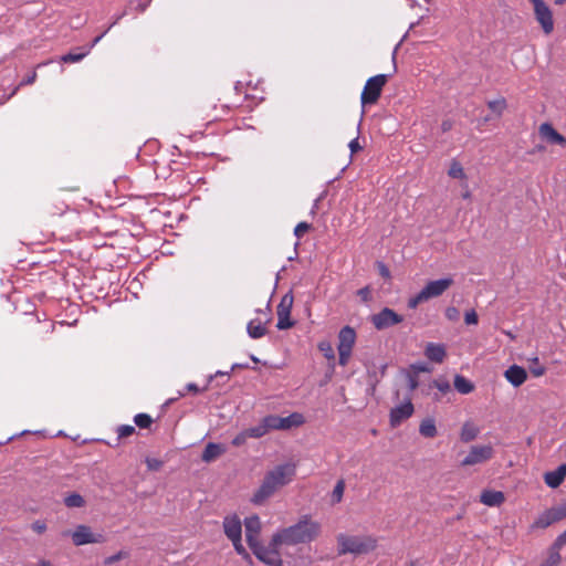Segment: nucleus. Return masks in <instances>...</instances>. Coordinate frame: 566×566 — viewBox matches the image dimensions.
Wrapping results in <instances>:
<instances>
[{
	"label": "nucleus",
	"instance_id": "obj_1",
	"mask_svg": "<svg viewBox=\"0 0 566 566\" xmlns=\"http://www.w3.org/2000/svg\"><path fill=\"white\" fill-rule=\"evenodd\" d=\"M322 534V524L310 514L301 516L293 525L274 533V544L293 546L316 541Z\"/></svg>",
	"mask_w": 566,
	"mask_h": 566
},
{
	"label": "nucleus",
	"instance_id": "obj_2",
	"mask_svg": "<svg viewBox=\"0 0 566 566\" xmlns=\"http://www.w3.org/2000/svg\"><path fill=\"white\" fill-rule=\"evenodd\" d=\"M296 474V465L294 463H284L276 465L266 472L259 489L253 493L251 502L255 505L264 504L281 488L293 481Z\"/></svg>",
	"mask_w": 566,
	"mask_h": 566
},
{
	"label": "nucleus",
	"instance_id": "obj_3",
	"mask_svg": "<svg viewBox=\"0 0 566 566\" xmlns=\"http://www.w3.org/2000/svg\"><path fill=\"white\" fill-rule=\"evenodd\" d=\"M337 554L365 555L376 549L378 541L373 535H348L339 533L336 536Z\"/></svg>",
	"mask_w": 566,
	"mask_h": 566
},
{
	"label": "nucleus",
	"instance_id": "obj_4",
	"mask_svg": "<svg viewBox=\"0 0 566 566\" xmlns=\"http://www.w3.org/2000/svg\"><path fill=\"white\" fill-rule=\"evenodd\" d=\"M452 284L453 280L451 277L428 282L418 294L408 300V307L415 310L419 304L430 298L441 296Z\"/></svg>",
	"mask_w": 566,
	"mask_h": 566
},
{
	"label": "nucleus",
	"instance_id": "obj_5",
	"mask_svg": "<svg viewBox=\"0 0 566 566\" xmlns=\"http://www.w3.org/2000/svg\"><path fill=\"white\" fill-rule=\"evenodd\" d=\"M283 545L284 544H274L273 534L270 543L266 546L259 542L252 545L250 549L260 562L269 566H282L283 560L279 548Z\"/></svg>",
	"mask_w": 566,
	"mask_h": 566
},
{
	"label": "nucleus",
	"instance_id": "obj_6",
	"mask_svg": "<svg viewBox=\"0 0 566 566\" xmlns=\"http://www.w3.org/2000/svg\"><path fill=\"white\" fill-rule=\"evenodd\" d=\"M356 332L350 326H344L338 333V364L346 366L352 357L353 348L356 343Z\"/></svg>",
	"mask_w": 566,
	"mask_h": 566
},
{
	"label": "nucleus",
	"instance_id": "obj_7",
	"mask_svg": "<svg viewBox=\"0 0 566 566\" xmlns=\"http://www.w3.org/2000/svg\"><path fill=\"white\" fill-rule=\"evenodd\" d=\"M388 81L386 74H378L368 78L360 95L363 105L376 104L381 95L382 88Z\"/></svg>",
	"mask_w": 566,
	"mask_h": 566
},
{
	"label": "nucleus",
	"instance_id": "obj_8",
	"mask_svg": "<svg viewBox=\"0 0 566 566\" xmlns=\"http://www.w3.org/2000/svg\"><path fill=\"white\" fill-rule=\"evenodd\" d=\"M533 6L534 18L546 35L554 31V17L549 6L544 0H530Z\"/></svg>",
	"mask_w": 566,
	"mask_h": 566
},
{
	"label": "nucleus",
	"instance_id": "obj_9",
	"mask_svg": "<svg viewBox=\"0 0 566 566\" xmlns=\"http://www.w3.org/2000/svg\"><path fill=\"white\" fill-rule=\"evenodd\" d=\"M566 517V500L544 511L532 524L533 528H546Z\"/></svg>",
	"mask_w": 566,
	"mask_h": 566
},
{
	"label": "nucleus",
	"instance_id": "obj_10",
	"mask_svg": "<svg viewBox=\"0 0 566 566\" xmlns=\"http://www.w3.org/2000/svg\"><path fill=\"white\" fill-rule=\"evenodd\" d=\"M294 302L292 292L284 294L276 307L279 329H287L294 326V322L291 319V311Z\"/></svg>",
	"mask_w": 566,
	"mask_h": 566
},
{
	"label": "nucleus",
	"instance_id": "obj_11",
	"mask_svg": "<svg viewBox=\"0 0 566 566\" xmlns=\"http://www.w3.org/2000/svg\"><path fill=\"white\" fill-rule=\"evenodd\" d=\"M494 450L491 446H473L467 457L461 461L462 467L481 464L493 458Z\"/></svg>",
	"mask_w": 566,
	"mask_h": 566
},
{
	"label": "nucleus",
	"instance_id": "obj_12",
	"mask_svg": "<svg viewBox=\"0 0 566 566\" xmlns=\"http://www.w3.org/2000/svg\"><path fill=\"white\" fill-rule=\"evenodd\" d=\"M370 321L376 329L381 331L401 323L403 317L391 308L385 307L379 313L374 314Z\"/></svg>",
	"mask_w": 566,
	"mask_h": 566
},
{
	"label": "nucleus",
	"instance_id": "obj_13",
	"mask_svg": "<svg viewBox=\"0 0 566 566\" xmlns=\"http://www.w3.org/2000/svg\"><path fill=\"white\" fill-rule=\"evenodd\" d=\"M223 532L232 542L233 547L242 544V522L238 515H229L223 518Z\"/></svg>",
	"mask_w": 566,
	"mask_h": 566
},
{
	"label": "nucleus",
	"instance_id": "obj_14",
	"mask_svg": "<svg viewBox=\"0 0 566 566\" xmlns=\"http://www.w3.org/2000/svg\"><path fill=\"white\" fill-rule=\"evenodd\" d=\"M73 544L82 546L85 544L104 543L105 537L103 534H94L90 526L78 525L72 533Z\"/></svg>",
	"mask_w": 566,
	"mask_h": 566
},
{
	"label": "nucleus",
	"instance_id": "obj_15",
	"mask_svg": "<svg viewBox=\"0 0 566 566\" xmlns=\"http://www.w3.org/2000/svg\"><path fill=\"white\" fill-rule=\"evenodd\" d=\"M415 412L411 399L408 398L403 403L392 408L389 413V423L391 428H397L402 421L409 419Z\"/></svg>",
	"mask_w": 566,
	"mask_h": 566
},
{
	"label": "nucleus",
	"instance_id": "obj_16",
	"mask_svg": "<svg viewBox=\"0 0 566 566\" xmlns=\"http://www.w3.org/2000/svg\"><path fill=\"white\" fill-rule=\"evenodd\" d=\"M245 538L249 547L260 542V533L262 528L261 520L253 514L244 520Z\"/></svg>",
	"mask_w": 566,
	"mask_h": 566
},
{
	"label": "nucleus",
	"instance_id": "obj_17",
	"mask_svg": "<svg viewBox=\"0 0 566 566\" xmlns=\"http://www.w3.org/2000/svg\"><path fill=\"white\" fill-rule=\"evenodd\" d=\"M504 378L513 386L520 387L527 379V371L518 365H512L504 371Z\"/></svg>",
	"mask_w": 566,
	"mask_h": 566
},
{
	"label": "nucleus",
	"instance_id": "obj_18",
	"mask_svg": "<svg viewBox=\"0 0 566 566\" xmlns=\"http://www.w3.org/2000/svg\"><path fill=\"white\" fill-rule=\"evenodd\" d=\"M539 135L547 139L551 144H556L559 146H566V138L559 134L552 124L549 123H543L539 126Z\"/></svg>",
	"mask_w": 566,
	"mask_h": 566
},
{
	"label": "nucleus",
	"instance_id": "obj_19",
	"mask_svg": "<svg viewBox=\"0 0 566 566\" xmlns=\"http://www.w3.org/2000/svg\"><path fill=\"white\" fill-rule=\"evenodd\" d=\"M566 478V464H560L556 470L546 472L544 475L545 483L553 489L558 488Z\"/></svg>",
	"mask_w": 566,
	"mask_h": 566
},
{
	"label": "nucleus",
	"instance_id": "obj_20",
	"mask_svg": "<svg viewBox=\"0 0 566 566\" xmlns=\"http://www.w3.org/2000/svg\"><path fill=\"white\" fill-rule=\"evenodd\" d=\"M424 355L429 360L441 364L447 356L446 347L442 344L428 343Z\"/></svg>",
	"mask_w": 566,
	"mask_h": 566
},
{
	"label": "nucleus",
	"instance_id": "obj_21",
	"mask_svg": "<svg viewBox=\"0 0 566 566\" xmlns=\"http://www.w3.org/2000/svg\"><path fill=\"white\" fill-rule=\"evenodd\" d=\"M226 452L223 444L209 442L201 454V460L206 463H210L221 457Z\"/></svg>",
	"mask_w": 566,
	"mask_h": 566
},
{
	"label": "nucleus",
	"instance_id": "obj_22",
	"mask_svg": "<svg viewBox=\"0 0 566 566\" xmlns=\"http://www.w3.org/2000/svg\"><path fill=\"white\" fill-rule=\"evenodd\" d=\"M480 501L486 506H500L504 501V493L494 490H484L480 495Z\"/></svg>",
	"mask_w": 566,
	"mask_h": 566
},
{
	"label": "nucleus",
	"instance_id": "obj_23",
	"mask_svg": "<svg viewBox=\"0 0 566 566\" xmlns=\"http://www.w3.org/2000/svg\"><path fill=\"white\" fill-rule=\"evenodd\" d=\"M305 423V418L300 412H293L287 417H281V430H290Z\"/></svg>",
	"mask_w": 566,
	"mask_h": 566
},
{
	"label": "nucleus",
	"instance_id": "obj_24",
	"mask_svg": "<svg viewBox=\"0 0 566 566\" xmlns=\"http://www.w3.org/2000/svg\"><path fill=\"white\" fill-rule=\"evenodd\" d=\"M480 433L479 427H476L472 421H465L461 428L460 439L461 441L468 443L473 441Z\"/></svg>",
	"mask_w": 566,
	"mask_h": 566
},
{
	"label": "nucleus",
	"instance_id": "obj_25",
	"mask_svg": "<svg viewBox=\"0 0 566 566\" xmlns=\"http://www.w3.org/2000/svg\"><path fill=\"white\" fill-rule=\"evenodd\" d=\"M453 385L455 390L462 395H468L474 390V384L462 375H455Z\"/></svg>",
	"mask_w": 566,
	"mask_h": 566
},
{
	"label": "nucleus",
	"instance_id": "obj_26",
	"mask_svg": "<svg viewBox=\"0 0 566 566\" xmlns=\"http://www.w3.org/2000/svg\"><path fill=\"white\" fill-rule=\"evenodd\" d=\"M419 432L424 438H434L438 433L434 420L432 418L423 419L420 422Z\"/></svg>",
	"mask_w": 566,
	"mask_h": 566
},
{
	"label": "nucleus",
	"instance_id": "obj_27",
	"mask_svg": "<svg viewBox=\"0 0 566 566\" xmlns=\"http://www.w3.org/2000/svg\"><path fill=\"white\" fill-rule=\"evenodd\" d=\"M266 328L263 326L260 319H251L248 324V334L250 337L256 339L264 336Z\"/></svg>",
	"mask_w": 566,
	"mask_h": 566
},
{
	"label": "nucleus",
	"instance_id": "obj_28",
	"mask_svg": "<svg viewBox=\"0 0 566 566\" xmlns=\"http://www.w3.org/2000/svg\"><path fill=\"white\" fill-rule=\"evenodd\" d=\"M67 210V206L59 197H53L48 206V213L51 216L63 214Z\"/></svg>",
	"mask_w": 566,
	"mask_h": 566
},
{
	"label": "nucleus",
	"instance_id": "obj_29",
	"mask_svg": "<svg viewBox=\"0 0 566 566\" xmlns=\"http://www.w3.org/2000/svg\"><path fill=\"white\" fill-rule=\"evenodd\" d=\"M448 175H449V177L454 178V179H465L467 178V175L464 172V169H463L461 163L458 161L457 159H452V161L450 164V168L448 170Z\"/></svg>",
	"mask_w": 566,
	"mask_h": 566
},
{
	"label": "nucleus",
	"instance_id": "obj_30",
	"mask_svg": "<svg viewBox=\"0 0 566 566\" xmlns=\"http://www.w3.org/2000/svg\"><path fill=\"white\" fill-rule=\"evenodd\" d=\"M134 422L139 429H148L154 422V419L148 413H137L134 417Z\"/></svg>",
	"mask_w": 566,
	"mask_h": 566
},
{
	"label": "nucleus",
	"instance_id": "obj_31",
	"mask_svg": "<svg viewBox=\"0 0 566 566\" xmlns=\"http://www.w3.org/2000/svg\"><path fill=\"white\" fill-rule=\"evenodd\" d=\"M64 503L67 507H82L85 501L78 493H72L64 499Z\"/></svg>",
	"mask_w": 566,
	"mask_h": 566
},
{
	"label": "nucleus",
	"instance_id": "obj_32",
	"mask_svg": "<svg viewBox=\"0 0 566 566\" xmlns=\"http://www.w3.org/2000/svg\"><path fill=\"white\" fill-rule=\"evenodd\" d=\"M317 348L328 360L335 359V352L332 344L328 340H322L318 343Z\"/></svg>",
	"mask_w": 566,
	"mask_h": 566
},
{
	"label": "nucleus",
	"instance_id": "obj_33",
	"mask_svg": "<svg viewBox=\"0 0 566 566\" xmlns=\"http://www.w3.org/2000/svg\"><path fill=\"white\" fill-rule=\"evenodd\" d=\"M506 101L503 97L488 102V107L499 116L503 114V112L506 109Z\"/></svg>",
	"mask_w": 566,
	"mask_h": 566
},
{
	"label": "nucleus",
	"instance_id": "obj_34",
	"mask_svg": "<svg viewBox=\"0 0 566 566\" xmlns=\"http://www.w3.org/2000/svg\"><path fill=\"white\" fill-rule=\"evenodd\" d=\"M268 432L271 430H281V417L270 415L263 418Z\"/></svg>",
	"mask_w": 566,
	"mask_h": 566
},
{
	"label": "nucleus",
	"instance_id": "obj_35",
	"mask_svg": "<svg viewBox=\"0 0 566 566\" xmlns=\"http://www.w3.org/2000/svg\"><path fill=\"white\" fill-rule=\"evenodd\" d=\"M249 438H261L268 433L264 421L262 420L258 426L251 427L245 430Z\"/></svg>",
	"mask_w": 566,
	"mask_h": 566
},
{
	"label": "nucleus",
	"instance_id": "obj_36",
	"mask_svg": "<svg viewBox=\"0 0 566 566\" xmlns=\"http://www.w3.org/2000/svg\"><path fill=\"white\" fill-rule=\"evenodd\" d=\"M344 491H345L344 480L337 481V483L334 486V490L332 492V503L333 504L339 503L343 500Z\"/></svg>",
	"mask_w": 566,
	"mask_h": 566
},
{
	"label": "nucleus",
	"instance_id": "obj_37",
	"mask_svg": "<svg viewBox=\"0 0 566 566\" xmlns=\"http://www.w3.org/2000/svg\"><path fill=\"white\" fill-rule=\"evenodd\" d=\"M560 562V553L549 548L547 558L539 566H559Z\"/></svg>",
	"mask_w": 566,
	"mask_h": 566
},
{
	"label": "nucleus",
	"instance_id": "obj_38",
	"mask_svg": "<svg viewBox=\"0 0 566 566\" xmlns=\"http://www.w3.org/2000/svg\"><path fill=\"white\" fill-rule=\"evenodd\" d=\"M88 54V50H85L81 53H67V54H64L62 57H61V61L63 63H75V62H80L81 60H83L86 55Z\"/></svg>",
	"mask_w": 566,
	"mask_h": 566
},
{
	"label": "nucleus",
	"instance_id": "obj_39",
	"mask_svg": "<svg viewBox=\"0 0 566 566\" xmlns=\"http://www.w3.org/2000/svg\"><path fill=\"white\" fill-rule=\"evenodd\" d=\"M117 439H124L135 433V427L130 424H122L116 429Z\"/></svg>",
	"mask_w": 566,
	"mask_h": 566
},
{
	"label": "nucleus",
	"instance_id": "obj_40",
	"mask_svg": "<svg viewBox=\"0 0 566 566\" xmlns=\"http://www.w3.org/2000/svg\"><path fill=\"white\" fill-rule=\"evenodd\" d=\"M128 556V553L127 552H124V551H119L118 553L112 555V556H108L104 559V564L105 565H112L114 563H117L119 562L120 559L123 558H126Z\"/></svg>",
	"mask_w": 566,
	"mask_h": 566
},
{
	"label": "nucleus",
	"instance_id": "obj_41",
	"mask_svg": "<svg viewBox=\"0 0 566 566\" xmlns=\"http://www.w3.org/2000/svg\"><path fill=\"white\" fill-rule=\"evenodd\" d=\"M310 223L302 221L297 223L296 227L294 228V234L300 239L310 230Z\"/></svg>",
	"mask_w": 566,
	"mask_h": 566
},
{
	"label": "nucleus",
	"instance_id": "obj_42",
	"mask_svg": "<svg viewBox=\"0 0 566 566\" xmlns=\"http://www.w3.org/2000/svg\"><path fill=\"white\" fill-rule=\"evenodd\" d=\"M446 317L451 321V322H457L460 317V312L457 307L454 306H449L447 307L446 310Z\"/></svg>",
	"mask_w": 566,
	"mask_h": 566
},
{
	"label": "nucleus",
	"instance_id": "obj_43",
	"mask_svg": "<svg viewBox=\"0 0 566 566\" xmlns=\"http://www.w3.org/2000/svg\"><path fill=\"white\" fill-rule=\"evenodd\" d=\"M234 551L250 565H252V558L248 551L244 548L243 544H239L234 546Z\"/></svg>",
	"mask_w": 566,
	"mask_h": 566
},
{
	"label": "nucleus",
	"instance_id": "obj_44",
	"mask_svg": "<svg viewBox=\"0 0 566 566\" xmlns=\"http://www.w3.org/2000/svg\"><path fill=\"white\" fill-rule=\"evenodd\" d=\"M433 387H436L439 391L446 394L450 390V384L448 380L436 379L432 382Z\"/></svg>",
	"mask_w": 566,
	"mask_h": 566
},
{
	"label": "nucleus",
	"instance_id": "obj_45",
	"mask_svg": "<svg viewBox=\"0 0 566 566\" xmlns=\"http://www.w3.org/2000/svg\"><path fill=\"white\" fill-rule=\"evenodd\" d=\"M146 464L150 471H158L163 467V461L155 458H147Z\"/></svg>",
	"mask_w": 566,
	"mask_h": 566
},
{
	"label": "nucleus",
	"instance_id": "obj_46",
	"mask_svg": "<svg viewBox=\"0 0 566 566\" xmlns=\"http://www.w3.org/2000/svg\"><path fill=\"white\" fill-rule=\"evenodd\" d=\"M465 324L475 325L479 322L478 314L474 310L468 311L464 316Z\"/></svg>",
	"mask_w": 566,
	"mask_h": 566
},
{
	"label": "nucleus",
	"instance_id": "obj_47",
	"mask_svg": "<svg viewBox=\"0 0 566 566\" xmlns=\"http://www.w3.org/2000/svg\"><path fill=\"white\" fill-rule=\"evenodd\" d=\"M376 266L378 269L379 274L384 279H390V271L384 262H380V261L376 262Z\"/></svg>",
	"mask_w": 566,
	"mask_h": 566
},
{
	"label": "nucleus",
	"instance_id": "obj_48",
	"mask_svg": "<svg viewBox=\"0 0 566 566\" xmlns=\"http://www.w3.org/2000/svg\"><path fill=\"white\" fill-rule=\"evenodd\" d=\"M31 528L38 533L42 534L46 531V524L43 521H35L32 523Z\"/></svg>",
	"mask_w": 566,
	"mask_h": 566
},
{
	"label": "nucleus",
	"instance_id": "obj_49",
	"mask_svg": "<svg viewBox=\"0 0 566 566\" xmlns=\"http://www.w3.org/2000/svg\"><path fill=\"white\" fill-rule=\"evenodd\" d=\"M248 438H249V436H248L247 431L244 430L243 432L239 433L232 440V444L235 446V447H239V446L243 444Z\"/></svg>",
	"mask_w": 566,
	"mask_h": 566
},
{
	"label": "nucleus",
	"instance_id": "obj_50",
	"mask_svg": "<svg viewBox=\"0 0 566 566\" xmlns=\"http://www.w3.org/2000/svg\"><path fill=\"white\" fill-rule=\"evenodd\" d=\"M566 544V541L558 535L553 545L551 546V549L560 553L562 547Z\"/></svg>",
	"mask_w": 566,
	"mask_h": 566
},
{
	"label": "nucleus",
	"instance_id": "obj_51",
	"mask_svg": "<svg viewBox=\"0 0 566 566\" xmlns=\"http://www.w3.org/2000/svg\"><path fill=\"white\" fill-rule=\"evenodd\" d=\"M116 22H114L113 24H111L106 31H104L101 35L96 36L92 44L86 49L88 50V52L103 39V36L112 29V27L115 24Z\"/></svg>",
	"mask_w": 566,
	"mask_h": 566
},
{
	"label": "nucleus",
	"instance_id": "obj_52",
	"mask_svg": "<svg viewBox=\"0 0 566 566\" xmlns=\"http://www.w3.org/2000/svg\"><path fill=\"white\" fill-rule=\"evenodd\" d=\"M357 294L361 297L363 301L367 302L370 298V289L368 286H365L360 289Z\"/></svg>",
	"mask_w": 566,
	"mask_h": 566
},
{
	"label": "nucleus",
	"instance_id": "obj_53",
	"mask_svg": "<svg viewBox=\"0 0 566 566\" xmlns=\"http://www.w3.org/2000/svg\"><path fill=\"white\" fill-rule=\"evenodd\" d=\"M419 386V382H418V378L417 376H413V375H409L408 376V387L411 391H413L415 389H417Z\"/></svg>",
	"mask_w": 566,
	"mask_h": 566
},
{
	"label": "nucleus",
	"instance_id": "obj_54",
	"mask_svg": "<svg viewBox=\"0 0 566 566\" xmlns=\"http://www.w3.org/2000/svg\"><path fill=\"white\" fill-rule=\"evenodd\" d=\"M545 371H546V368H545L544 366H542V365H538V366H536V367L531 368V373H532V374H533V376H535V377H541V376H543V375L545 374Z\"/></svg>",
	"mask_w": 566,
	"mask_h": 566
},
{
	"label": "nucleus",
	"instance_id": "obj_55",
	"mask_svg": "<svg viewBox=\"0 0 566 566\" xmlns=\"http://www.w3.org/2000/svg\"><path fill=\"white\" fill-rule=\"evenodd\" d=\"M348 146H349V149H350V151H352L353 154H354V153H357L358 150H360V149H361V147H360V145H359V143H358V138H354V139H352Z\"/></svg>",
	"mask_w": 566,
	"mask_h": 566
},
{
	"label": "nucleus",
	"instance_id": "obj_56",
	"mask_svg": "<svg viewBox=\"0 0 566 566\" xmlns=\"http://www.w3.org/2000/svg\"><path fill=\"white\" fill-rule=\"evenodd\" d=\"M36 72H32L28 77H25L23 81H22V85H31L35 82L36 80Z\"/></svg>",
	"mask_w": 566,
	"mask_h": 566
},
{
	"label": "nucleus",
	"instance_id": "obj_57",
	"mask_svg": "<svg viewBox=\"0 0 566 566\" xmlns=\"http://www.w3.org/2000/svg\"><path fill=\"white\" fill-rule=\"evenodd\" d=\"M452 127V123L450 120H443L441 124V129L443 133L450 130Z\"/></svg>",
	"mask_w": 566,
	"mask_h": 566
},
{
	"label": "nucleus",
	"instance_id": "obj_58",
	"mask_svg": "<svg viewBox=\"0 0 566 566\" xmlns=\"http://www.w3.org/2000/svg\"><path fill=\"white\" fill-rule=\"evenodd\" d=\"M186 388H187L188 391L193 392V394H197V392L200 391L198 386L196 384H192V382L188 384Z\"/></svg>",
	"mask_w": 566,
	"mask_h": 566
},
{
	"label": "nucleus",
	"instance_id": "obj_59",
	"mask_svg": "<svg viewBox=\"0 0 566 566\" xmlns=\"http://www.w3.org/2000/svg\"><path fill=\"white\" fill-rule=\"evenodd\" d=\"M556 6H564L566 4V0H553Z\"/></svg>",
	"mask_w": 566,
	"mask_h": 566
},
{
	"label": "nucleus",
	"instance_id": "obj_60",
	"mask_svg": "<svg viewBox=\"0 0 566 566\" xmlns=\"http://www.w3.org/2000/svg\"><path fill=\"white\" fill-rule=\"evenodd\" d=\"M38 566H52L50 562L48 560H41Z\"/></svg>",
	"mask_w": 566,
	"mask_h": 566
},
{
	"label": "nucleus",
	"instance_id": "obj_61",
	"mask_svg": "<svg viewBox=\"0 0 566 566\" xmlns=\"http://www.w3.org/2000/svg\"><path fill=\"white\" fill-rule=\"evenodd\" d=\"M560 536L566 541V530L560 534Z\"/></svg>",
	"mask_w": 566,
	"mask_h": 566
},
{
	"label": "nucleus",
	"instance_id": "obj_62",
	"mask_svg": "<svg viewBox=\"0 0 566 566\" xmlns=\"http://www.w3.org/2000/svg\"><path fill=\"white\" fill-rule=\"evenodd\" d=\"M419 371H426L427 369L424 367H418L417 368Z\"/></svg>",
	"mask_w": 566,
	"mask_h": 566
},
{
	"label": "nucleus",
	"instance_id": "obj_63",
	"mask_svg": "<svg viewBox=\"0 0 566 566\" xmlns=\"http://www.w3.org/2000/svg\"><path fill=\"white\" fill-rule=\"evenodd\" d=\"M176 399H177V398H171V399H169V400L167 401V403H171V402H174Z\"/></svg>",
	"mask_w": 566,
	"mask_h": 566
}]
</instances>
